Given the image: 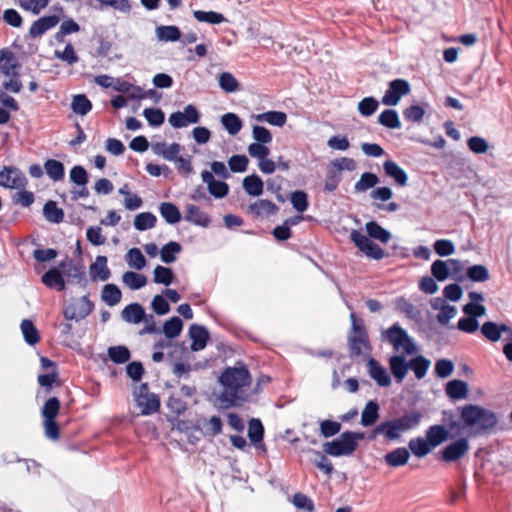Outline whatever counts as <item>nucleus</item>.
Instances as JSON below:
<instances>
[{
    "instance_id": "obj_16",
    "label": "nucleus",
    "mask_w": 512,
    "mask_h": 512,
    "mask_svg": "<svg viewBox=\"0 0 512 512\" xmlns=\"http://www.w3.org/2000/svg\"><path fill=\"white\" fill-rule=\"evenodd\" d=\"M184 218L186 221L201 227H207L211 222V219L206 212L201 210L200 207L190 203L185 205Z\"/></svg>"
},
{
    "instance_id": "obj_8",
    "label": "nucleus",
    "mask_w": 512,
    "mask_h": 512,
    "mask_svg": "<svg viewBox=\"0 0 512 512\" xmlns=\"http://www.w3.org/2000/svg\"><path fill=\"white\" fill-rule=\"evenodd\" d=\"M199 120L200 113L198 109L192 104L185 106L183 111H177L170 114L168 118L169 124L175 129H180L191 124H196L199 122Z\"/></svg>"
},
{
    "instance_id": "obj_44",
    "label": "nucleus",
    "mask_w": 512,
    "mask_h": 512,
    "mask_svg": "<svg viewBox=\"0 0 512 512\" xmlns=\"http://www.w3.org/2000/svg\"><path fill=\"white\" fill-rule=\"evenodd\" d=\"M136 403L138 407L141 408V413L143 415H150L156 412L160 407L159 399L153 393H150L147 396L138 399Z\"/></svg>"
},
{
    "instance_id": "obj_10",
    "label": "nucleus",
    "mask_w": 512,
    "mask_h": 512,
    "mask_svg": "<svg viewBox=\"0 0 512 512\" xmlns=\"http://www.w3.org/2000/svg\"><path fill=\"white\" fill-rule=\"evenodd\" d=\"M93 310V303L87 296H83L71 304L64 310V316L67 320L80 321L87 317Z\"/></svg>"
},
{
    "instance_id": "obj_63",
    "label": "nucleus",
    "mask_w": 512,
    "mask_h": 512,
    "mask_svg": "<svg viewBox=\"0 0 512 512\" xmlns=\"http://www.w3.org/2000/svg\"><path fill=\"white\" fill-rule=\"evenodd\" d=\"M203 433L208 436H215L222 432V420L218 416H212L208 420H204Z\"/></svg>"
},
{
    "instance_id": "obj_45",
    "label": "nucleus",
    "mask_w": 512,
    "mask_h": 512,
    "mask_svg": "<svg viewBox=\"0 0 512 512\" xmlns=\"http://www.w3.org/2000/svg\"><path fill=\"white\" fill-rule=\"evenodd\" d=\"M122 293L115 284H106L103 287L101 298L109 306H115L121 301Z\"/></svg>"
},
{
    "instance_id": "obj_48",
    "label": "nucleus",
    "mask_w": 512,
    "mask_h": 512,
    "mask_svg": "<svg viewBox=\"0 0 512 512\" xmlns=\"http://www.w3.org/2000/svg\"><path fill=\"white\" fill-rule=\"evenodd\" d=\"M378 122L390 129H399L401 128V121L399 119L398 113L395 110L388 109L383 111L378 116Z\"/></svg>"
},
{
    "instance_id": "obj_53",
    "label": "nucleus",
    "mask_w": 512,
    "mask_h": 512,
    "mask_svg": "<svg viewBox=\"0 0 512 512\" xmlns=\"http://www.w3.org/2000/svg\"><path fill=\"white\" fill-rule=\"evenodd\" d=\"M71 108L74 113L84 116L91 111L92 104L85 95L79 94L73 97Z\"/></svg>"
},
{
    "instance_id": "obj_28",
    "label": "nucleus",
    "mask_w": 512,
    "mask_h": 512,
    "mask_svg": "<svg viewBox=\"0 0 512 512\" xmlns=\"http://www.w3.org/2000/svg\"><path fill=\"white\" fill-rule=\"evenodd\" d=\"M42 282L49 288H55L58 291L65 289V280L60 268H52L42 276Z\"/></svg>"
},
{
    "instance_id": "obj_36",
    "label": "nucleus",
    "mask_w": 512,
    "mask_h": 512,
    "mask_svg": "<svg viewBox=\"0 0 512 512\" xmlns=\"http://www.w3.org/2000/svg\"><path fill=\"white\" fill-rule=\"evenodd\" d=\"M408 447L412 454L418 458L425 457L433 450L426 437H416L410 439Z\"/></svg>"
},
{
    "instance_id": "obj_55",
    "label": "nucleus",
    "mask_w": 512,
    "mask_h": 512,
    "mask_svg": "<svg viewBox=\"0 0 512 512\" xmlns=\"http://www.w3.org/2000/svg\"><path fill=\"white\" fill-rule=\"evenodd\" d=\"M378 177L370 172H365L360 176V179L355 183L356 192H365L378 184Z\"/></svg>"
},
{
    "instance_id": "obj_51",
    "label": "nucleus",
    "mask_w": 512,
    "mask_h": 512,
    "mask_svg": "<svg viewBox=\"0 0 512 512\" xmlns=\"http://www.w3.org/2000/svg\"><path fill=\"white\" fill-rule=\"evenodd\" d=\"M174 279L173 271L161 265H157L153 271V281L157 284H163L169 286Z\"/></svg>"
},
{
    "instance_id": "obj_32",
    "label": "nucleus",
    "mask_w": 512,
    "mask_h": 512,
    "mask_svg": "<svg viewBox=\"0 0 512 512\" xmlns=\"http://www.w3.org/2000/svg\"><path fill=\"white\" fill-rule=\"evenodd\" d=\"M446 394L451 399H465L468 395V385L462 380H451L446 385Z\"/></svg>"
},
{
    "instance_id": "obj_5",
    "label": "nucleus",
    "mask_w": 512,
    "mask_h": 512,
    "mask_svg": "<svg viewBox=\"0 0 512 512\" xmlns=\"http://www.w3.org/2000/svg\"><path fill=\"white\" fill-rule=\"evenodd\" d=\"M382 341H386L393 347L395 354H403L405 357L418 353V347L408 332L399 324H393L381 333Z\"/></svg>"
},
{
    "instance_id": "obj_31",
    "label": "nucleus",
    "mask_w": 512,
    "mask_h": 512,
    "mask_svg": "<svg viewBox=\"0 0 512 512\" xmlns=\"http://www.w3.org/2000/svg\"><path fill=\"white\" fill-rule=\"evenodd\" d=\"M410 453L405 447H399L387 453L384 457L387 465L391 467H399L407 464Z\"/></svg>"
},
{
    "instance_id": "obj_20",
    "label": "nucleus",
    "mask_w": 512,
    "mask_h": 512,
    "mask_svg": "<svg viewBox=\"0 0 512 512\" xmlns=\"http://www.w3.org/2000/svg\"><path fill=\"white\" fill-rule=\"evenodd\" d=\"M249 212L256 217H269L278 211V207L270 200L260 199L249 205Z\"/></svg>"
},
{
    "instance_id": "obj_11",
    "label": "nucleus",
    "mask_w": 512,
    "mask_h": 512,
    "mask_svg": "<svg viewBox=\"0 0 512 512\" xmlns=\"http://www.w3.org/2000/svg\"><path fill=\"white\" fill-rule=\"evenodd\" d=\"M27 179L23 172L16 167H4L0 171V186L9 189H22L26 186Z\"/></svg>"
},
{
    "instance_id": "obj_1",
    "label": "nucleus",
    "mask_w": 512,
    "mask_h": 512,
    "mask_svg": "<svg viewBox=\"0 0 512 512\" xmlns=\"http://www.w3.org/2000/svg\"><path fill=\"white\" fill-rule=\"evenodd\" d=\"M368 236L358 230H352L350 238L355 246L367 257L380 260L384 257V250L375 244L370 238L387 243L391 239V233L381 227L377 222L370 221L365 225Z\"/></svg>"
},
{
    "instance_id": "obj_59",
    "label": "nucleus",
    "mask_w": 512,
    "mask_h": 512,
    "mask_svg": "<svg viewBox=\"0 0 512 512\" xmlns=\"http://www.w3.org/2000/svg\"><path fill=\"white\" fill-rule=\"evenodd\" d=\"M54 56L55 58L60 59L68 65H73L79 61V57L77 56L71 43H68L63 51L55 50Z\"/></svg>"
},
{
    "instance_id": "obj_47",
    "label": "nucleus",
    "mask_w": 512,
    "mask_h": 512,
    "mask_svg": "<svg viewBox=\"0 0 512 512\" xmlns=\"http://www.w3.org/2000/svg\"><path fill=\"white\" fill-rule=\"evenodd\" d=\"M181 249V245L178 242L170 241L161 248L160 258L166 264L173 263Z\"/></svg>"
},
{
    "instance_id": "obj_24",
    "label": "nucleus",
    "mask_w": 512,
    "mask_h": 512,
    "mask_svg": "<svg viewBox=\"0 0 512 512\" xmlns=\"http://www.w3.org/2000/svg\"><path fill=\"white\" fill-rule=\"evenodd\" d=\"M425 437L434 449L449 438V433L442 425H432L427 429Z\"/></svg>"
},
{
    "instance_id": "obj_13",
    "label": "nucleus",
    "mask_w": 512,
    "mask_h": 512,
    "mask_svg": "<svg viewBox=\"0 0 512 512\" xmlns=\"http://www.w3.org/2000/svg\"><path fill=\"white\" fill-rule=\"evenodd\" d=\"M400 432L394 419L387 420L378 424L370 433L368 438L375 440L378 436H383L387 441H396L401 438Z\"/></svg>"
},
{
    "instance_id": "obj_14",
    "label": "nucleus",
    "mask_w": 512,
    "mask_h": 512,
    "mask_svg": "<svg viewBox=\"0 0 512 512\" xmlns=\"http://www.w3.org/2000/svg\"><path fill=\"white\" fill-rule=\"evenodd\" d=\"M369 376L380 387H388L391 385L392 380L387 369L382 366L377 360L369 359L367 362Z\"/></svg>"
},
{
    "instance_id": "obj_19",
    "label": "nucleus",
    "mask_w": 512,
    "mask_h": 512,
    "mask_svg": "<svg viewBox=\"0 0 512 512\" xmlns=\"http://www.w3.org/2000/svg\"><path fill=\"white\" fill-rule=\"evenodd\" d=\"M154 154L163 157L168 161H173L180 153L181 146L178 143L167 144L164 141L154 142L151 145Z\"/></svg>"
},
{
    "instance_id": "obj_60",
    "label": "nucleus",
    "mask_w": 512,
    "mask_h": 512,
    "mask_svg": "<svg viewBox=\"0 0 512 512\" xmlns=\"http://www.w3.org/2000/svg\"><path fill=\"white\" fill-rule=\"evenodd\" d=\"M19 6L25 10L31 12L33 15H38L40 12L45 9L49 0H18Z\"/></svg>"
},
{
    "instance_id": "obj_4",
    "label": "nucleus",
    "mask_w": 512,
    "mask_h": 512,
    "mask_svg": "<svg viewBox=\"0 0 512 512\" xmlns=\"http://www.w3.org/2000/svg\"><path fill=\"white\" fill-rule=\"evenodd\" d=\"M460 416L464 425L475 434L483 433L497 423V418L491 410L473 404L463 406Z\"/></svg>"
},
{
    "instance_id": "obj_26",
    "label": "nucleus",
    "mask_w": 512,
    "mask_h": 512,
    "mask_svg": "<svg viewBox=\"0 0 512 512\" xmlns=\"http://www.w3.org/2000/svg\"><path fill=\"white\" fill-rule=\"evenodd\" d=\"M503 331H508V325L497 324L495 322L488 321L481 326V333L487 340L491 342L499 341Z\"/></svg>"
},
{
    "instance_id": "obj_30",
    "label": "nucleus",
    "mask_w": 512,
    "mask_h": 512,
    "mask_svg": "<svg viewBox=\"0 0 512 512\" xmlns=\"http://www.w3.org/2000/svg\"><path fill=\"white\" fill-rule=\"evenodd\" d=\"M253 118L258 122H266L276 127H283L287 122V115L282 111H268L254 115Z\"/></svg>"
},
{
    "instance_id": "obj_39",
    "label": "nucleus",
    "mask_w": 512,
    "mask_h": 512,
    "mask_svg": "<svg viewBox=\"0 0 512 512\" xmlns=\"http://www.w3.org/2000/svg\"><path fill=\"white\" fill-rule=\"evenodd\" d=\"M159 212L169 224H176L181 220V213L178 207L171 202H163L159 206Z\"/></svg>"
},
{
    "instance_id": "obj_6",
    "label": "nucleus",
    "mask_w": 512,
    "mask_h": 512,
    "mask_svg": "<svg viewBox=\"0 0 512 512\" xmlns=\"http://www.w3.org/2000/svg\"><path fill=\"white\" fill-rule=\"evenodd\" d=\"M363 438L362 432H343L338 438L325 442L323 452L332 457H349L357 450L359 441Z\"/></svg>"
},
{
    "instance_id": "obj_43",
    "label": "nucleus",
    "mask_w": 512,
    "mask_h": 512,
    "mask_svg": "<svg viewBox=\"0 0 512 512\" xmlns=\"http://www.w3.org/2000/svg\"><path fill=\"white\" fill-rule=\"evenodd\" d=\"M44 169L49 178L53 181H60L64 178L65 169L62 162L54 159H48L44 163Z\"/></svg>"
},
{
    "instance_id": "obj_35",
    "label": "nucleus",
    "mask_w": 512,
    "mask_h": 512,
    "mask_svg": "<svg viewBox=\"0 0 512 512\" xmlns=\"http://www.w3.org/2000/svg\"><path fill=\"white\" fill-rule=\"evenodd\" d=\"M127 265L137 271H141L147 265V261L139 248H131L125 255Z\"/></svg>"
},
{
    "instance_id": "obj_17",
    "label": "nucleus",
    "mask_w": 512,
    "mask_h": 512,
    "mask_svg": "<svg viewBox=\"0 0 512 512\" xmlns=\"http://www.w3.org/2000/svg\"><path fill=\"white\" fill-rule=\"evenodd\" d=\"M107 257L99 255L95 261L90 265L89 273L93 281H107L111 272L107 266Z\"/></svg>"
},
{
    "instance_id": "obj_29",
    "label": "nucleus",
    "mask_w": 512,
    "mask_h": 512,
    "mask_svg": "<svg viewBox=\"0 0 512 512\" xmlns=\"http://www.w3.org/2000/svg\"><path fill=\"white\" fill-rule=\"evenodd\" d=\"M155 35L161 42H176L181 39V31L174 25H161L156 27Z\"/></svg>"
},
{
    "instance_id": "obj_54",
    "label": "nucleus",
    "mask_w": 512,
    "mask_h": 512,
    "mask_svg": "<svg viewBox=\"0 0 512 512\" xmlns=\"http://www.w3.org/2000/svg\"><path fill=\"white\" fill-rule=\"evenodd\" d=\"M59 411L60 401L56 397H51L44 403L41 415L44 420H55Z\"/></svg>"
},
{
    "instance_id": "obj_61",
    "label": "nucleus",
    "mask_w": 512,
    "mask_h": 512,
    "mask_svg": "<svg viewBox=\"0 0 512 512\" xmlns=\"http://www.w3.org/2000/svg\"><path fill=\"white\" fill-rule=\"evenodd\" d=\"M264 428L259 419L252 418L249 421L248 436L252 443L256 444L263 439Z\"/></svg>"
},
{
    "instance_id": "obj_3",
    "label": "nucleus",
    "mask_w": 512,
    "mask_h": 512,
    "mask_svg": "<svg viewBox=\"0 0 512 512\" xmlns=\"http://www.w3.org/2000/svg\"><path fill=\"white\" fill-rule=\"evenodd\" d=\"M389 367L397 383H402L409 370H412L417 379L425 377L431 362L422 355L407 360L403 354H394L389 358Z\"/></svg>"
},
{
    "instance_id": "obj_2",
    "label": "nucleus",
    "mask_w": 512,
    "mask_h": 512,
    "mask_svg": "<svg viewBox=\"0 0 512 512\" xmlns=\"http://www.w3.org/2000/svg\"><path fill=\"white\" fill-rule=\"evenodd\" d=\"M220 382L224 386L220 400L227 406L236 405L239 401L244 400L242 388L250 384V374L243 365L230 367L222 373Z\"/></svg>"
},
{
    "instance_id": "obj_12",
    "label": "nucleus",
    "mask_w": 512,
    "mask_h": 512,
    "mask_svg": "<svg viewBox=\"0 0 512 512\" xmlns=\"http://www.w3.org/2000/svg\"><path fill=\"white\" fill-rule=\"evenodd\" d=\"M470 449L469 441L466 438H460L447 445L441 452V458L445 462H454L464 457Z\"/></svg>"
},
{
    "instance_id": "obj_37",
    "label": "nucleus",
    "mask_w": 512,
    "mask_h": 512,
    "mask_svg": "<svg viewBox=\"0 0 512 512\" xmlns=\"http://www.w3.org/2000/svg\"><path fill=\"white\" fill-rule=\"evenodd\" d=\"M0 71L6 76L17 75V60L12 52L2 51L0 54Z\"/></svg>"
},
{
    "instance_id": "obj_40",
    "label": "nucleus",
    "mask_w": 512,
    "mask_h": 512,
    "mask_svg": "<svg viewBox=\"0 0 512 512\" xmlns=\"http://www.w3.org/2000/svg\"><path fill=\"white\" fill-rule=\"evenodd\" d=\"M243 188L250 196H260L263 193V181L258 175H249L243 179Z\"/></svg>"
},
{
    "instance_id": "obj_52",
    "label": "nucleus",
    "mask_w": 512,
    "mask_h": 512,
    "mask_svg": "<svg viewBox=\"0 0 512 512\" xmlns=\"http://www.w3.org/2000/svg\"><path fill=\"white\" fill-rule=\"evenodd\" d=\"M193 16L197 21L209 24H220L226 21V18L221 13L214 11L195 10Z\"/></svg>"
},
{
    "instance_id": "obj_64",
    "label": "nucleus",
    "mask_w": 512,
    "mask_h": 512,
    "mask_svg": "<svg viewBox=\"0 0 512 512\" xmlns=\"http://www.w3.org/2000/svg\"><path fill=\"white\" fill-rule=\"evenodd\" d=\"M356 162L352 158L341 157L331 162L330 167L341 175L342 171H354L356 169Z\"/></svg>"
},
{
    "instance_id": "obj_9",
    "label": "nucleus",
    "mask_w": 512,
    "mask_h": 512,
    "mask_svg": "<svg viewBox=\"0 0 512 512\" xmlns=\"http://www.w3.org/2000/svg\"><path fill=\"white\" fill-rule=\"evenodd\" d=\"M410 85L404 79H395L388 85V89L383 95L381 102L387 106H396L402 96L409 94Z\"/></svg>"
},
{
    "instance_id": "obj_41",
    "label": "nucleus",
    "mask_w": 512,
    "mask_h": 512,
    "mask_svg": "<svg viewBox=\"0 0 512 512\" xmlns=\"http://www.w3.org/2000/svg\"><path fill=\"white\" fill-rule=\"evenodd\" d=\"M157 222L156 216L151 212H142L135 216L133 225L138 231H145L155 227Z\"/></svg>"
},
{
    "instance_id": "obj_22",
    "label": "nucleus",
    "mask_w": 512,
    "mask_h": 512,
    "mask_svg": "<svg viewBox=\"0 0 512 512\" xmlns=\"http://www.w3.org/2000/svg\"><path fill=\"white\" fill-rule=\"evenodd\" d=\"M422 419V414L418 411H409L403 414L401 417L394 419L400 432L404 433L406 431L412 430L416 428Z\"/></svg>"
},
{
    "instance_id": "obj_50",
    "label": "nucleus",
    "mask_w": 512,
    "mask_h": 512,
    "mask_svg": "<svg viewBox=\"0 0 512 512\" xmlns=\"http://www.w3.org/2000/svg\"><path fill=\"white\" fill-rule=\"evenodd\" d=\"M183 329L182 320L179 317H172L167 320L163 325V333L168 339L178 337Z\"/></svg>"
},
{
    "instance_id": "obj_62",
    "label": "nucleus",
    "mask_w": 512,
    "mask_h": 512,
    "mask_svg": "<svg viewBox=\"0 0 512 512\" xmlns=\"http://www.w3.org/2000/svg\"><path fill=\"white\" fill-rule=\"evenodd\" d=\"M109 358L118 364L127 362L130 359V351L125 346H114L108 349Z\"/></svg>"
},
{
    "instance_id": "obj_23",
    "label": "nucleus",
    "mask_w": 512,
    "mask_h": 512,
    "mask_svg": "<svg viewBox=\"0 0 512 512\" xmlns=\"http://www.w3.org/2000/svg\"><path fill=\"white\" fill-rule=\"evenodd\" d=\"M386 175L401 187L406 186L408 181L407 173L394 161L387 160L383 164Z\"/></svg>"
},
{
    "instance_id": "obj_18",
    "label": "nucleus",
    "mask_w": 512,
    "mask_h": 512,
    "mask_svg": "<svg viewBox=\"0 0 512 512\" xmlns=\"http://www.w3.org/2000/svg\"><path fill=\"white\" fill-rule=\"evenodd\" d=\"M59 22V18L55 15L44 16L33 22L29 29V35L32 38L41 37L45 32L54 28Z\"/></svg>"
},
{
    "instance_id": "obj_57",
    "label": "nucleus",
    "mask_w": 512,
    "mask_h": 512,
    "mask_svg": "<svg viewBox=\"0 0 512 512\" xmlns=\"http://www.w3.org/2000/svg\"><path fill=\"white\" fill-rule=\"evenodd\" d=\"M431 273L438 281L446 280L450 275L449 259L434 261L431 266Z\"/></svg>"
},
{
    "instance_id": "obj_21",
    "label": "nucleus",
    "mask_w": 512,
    "mask_h": 512,
    "mask_svg": "<svg viewBox=\"0 0 512 512\" xmlns=\"http://www.w3.org/2000/svg\"><path fill=\"white\" fill-rule=\"evenodd\" d=\"M189 335L192 340L191 349L193 351H200L205 348L209 333L203 326L193 324L189 329Z\"/></svg>"
},
{
    "instance_id": "obj_34",
    "label": "nucleus",
    "mask_w": 512,
    "mask_h": 512,
    "mask_svg": "<svg viewBox=\"0 0 512 512\" xmlns=\"http://www.w3.org/2000/svg\"><path fill=\"white\" fill-rule=\"evenodd\" d=\"M122 282L131 290H139L147 284V277L134 271H126L122 275Z\"/></svg>"
},
{
    "instance_id": "obj_46",
    "label": "nucleus",
    "mask_w": 512,
    "mask_h": 512,
    "mask_svg": "<svg viewBox=\"0 0 512 512\" xmlns=\"http://www.w3.org/2000/svg\"><path fill=\"white\" fill-rule=\"evenodd\" d=\"M20 328L26 343L29 345H35L39 342L40 335L32 321L24 319L21 322Z\"/></svg>"
},
{
    "instance_id": "obj_27",
    "label": "nucleus",
    "mask_w": 512,
    "mask_h": 512,
    "mask_svg": "<svg viewBox=\"0 0 512 512\" xmlns=\"http://www.w3.org/2000/svg\"><path fill=\"white\" fill-rule=\"evenodd\" d=\"M59 268L61 269L63 277L76 279L78 282H82L85 280V273L83 267L80 265H76L69 258L63 260Z\"/></svg>"
},
{
    "instance_id": "obj_38",
    "label": "nucleus",
    "mask_w": 512,
    "mask_h": 512,
    "mask_svg": "<svg viewBox=\"0 0 512 512\" xmlns=\"http://www.w3.org/2000/svg\"><path fill=\"white\" fill-rule=\"evenodd\" d=\"M221 124L224 127V129L230 134V135H236L238 134L243 126V123L238 115L235 113H226L221 116Z\"/></svg>"
},
{
    "instance_id": "obj_15",
    "label": "nucleus",
    "mask_w": 512,
    "mask_h": 512,
    "mask_svg": "<svg viewBox=\"0 0 512 512\" xmlns=\"http://www.w3.org/2000/svg\"><path fill=\"white\" fill-rule=\"evenodd\" d=\"M201 178L207 184L209 193L215 198H224L229 192V186L223 181L215 180L212 172L204 170Z\"/></svg>"
},
{
    "instance_id": "obj_7",
    "label": "nucleus",
    "mask_w": 512,
    "mask_h": 512,
    "mask_svg": "<svg viewBox=\"0 0 512 512\" xmlns=\"http://www.w3.org/2000/svg\"><path fill=\"white\" fill-rule=\"evenodd\" d=\"M352 322L351 332L349 334V346L353 355H361L370 350L367 333L362 321L357 320L356 315L351 313Z\"/></svg>"
},
{
    "instance_id": "obj_49",
    "label": "nucleus",
    "mask_w": 512,
    "mask_h": 512,
    "mask_svg": "<svg viewBox=\"0 0 512 512\" xmlns=\"http://www.w3.org/2000/svg\"><path fill=\"white\" fill-rule=\"evenodd\" d=\"M43 214L45 219L51 223H60L64 218L63 210L58 208L54 201H48L44 205Z\"/></svg>"
},
{
    "instance_id": "obj_56",
    "label": "nucleus",
    "mask_w": 512,
    "mask_h": 512,
    "mask_svg": "<svg viewBox=\"0 0 512 512\" xmlns=\"http://www.w3.org/2000/svg\"><path fill=\"white\" fill-rule=\"evenodd\" d=\"M218 81L220 88L227 93H233L239 90V82L229 72L221 73Z\"/></svg>"
},
{
    "instance_id": "obj_25",
    "label": "nucleus",
    "mask_w": 512,
    "mask_h": 512,
    "mask_svg": "<svg viewBox=\"0 0 512 512\" xmlns=\"http://www.w3.org/2000/svg\"><path fill=\"white\" fill-rule=\"evenodd\" d=\"M144 316L145 310L139 303H131L124 307L121 312V318L125 322L132 324H138L142 322Z\"/></svg>"
},
{
    "instance_id": "obj_33",
    "label": "nucleus",
    "mask_w": 512,
    "mask_h": 512,
    "mask_svg": "<svg viewBox=\"0 0 512 512\" xmlns=\"http://www.w3.org/2000/svg\"><path fill=\"white\" fill-rule=\"evenodd\" d=\"M114 90L127 94L131 99H142L145 97L144 91L139 86L129 82L117 79L113 85Z\"/></svg>"
},
{
    "instance_id": "obj_58",
    "label": "nucleus",
    "mask_w": 512,
    "mask_h": 512,
    "mask_svg": "<svg viewBox=\"0 0 512 512\" xmlns=\"http://www.w3.org/2000/svg\"><path fill=\"white\" fill-rule=\"evenodd\" d=\"M467 277L473 282H485L489 280L490 274L484 265L470 266L466 271Z\"/></svg>"
},
{
    "instance_id": "obj_42",
    "label": "nucleus",
    "mask_w": 512,
    "mask_h": 512,
    "mask_svg": "<svg viewBox=\"0 0 512 512\" xmlns=\"http://www.w3.org/2000/svg\"><path fill=\"white\" fill-rule=\"evenodd\" d=\"M379 417V406L375 401H369L362 413H361V424L365 427L375 424Z\"/></svg>"
}]
</instances>
